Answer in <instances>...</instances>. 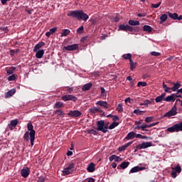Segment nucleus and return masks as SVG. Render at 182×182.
<instances>
[{
  "instance_id": "nucleus-1",
  "label": "nucleus",
  "mask_w": 182,
  "mask_h": 182,
  "mask_svg": "<svg viewBox=\"0 0 182 182\" xmlns=\"http://www.w3.org/2000/svg\"><path fill=\"white\" fill-rule=\"evenodd\" d=\"M68 16H72V18H75L77 21H84L86 22L89 19V16L82 10L71 11L68 13Z\"/></svg>"
},
{
  "instance_id": "nucleus-2",
  "label": "nucleus",
  "mask_w": 182,
  "mask_h": 182,
  "mask_svg": "<svg viewBox=\"0 0 182 182\" xmlns=\"http://www.w3.org/2000/svg\"><path fill=\"white\" fill-rule=\"evenodd\" d=\"M27 129L28 132H30V140H31V145L33 146V142L35 141V131L33 130V125L32 123H28L27 124Z\"/></svg>"
},
{
  "instance_id": "nucleus-3",
  "label": "nucleus",
  "mask_w": 182,
  "mask_h": 182,
  "mask_svg": "<svg viewBox=\"0 0 182 182\" xmlns=\"http://www.w3.org/2000/svg\"><path fill=\"white\" fill-rule=\"evenodd\" d=\"M171 169L173 171L171 174V177L173 178H176V177H177V173H178V174H180V173H181V166H180V164H178L174 168L172 167Z\"/></svg>"
},
{
  "instance_id": "nucleus-4",
  "label": "nucleus",
  "mask_w": 182,
  "mask_h": 182,
  "mask_svg": "<svg viewBox=\"0 0 182 182\" xmlns=\"http://www.w3.org/2000/svg\"><path fill=\"white\" fill-rule=\"evenodd\" d=\"M118 28L119 31H123L124 32H127V31H129V32H133L134 31V28L129 26L128 24H121Z\"/></svg>"
},
{
  "instance_id": "nucleus-5",
  "label": "nucleus",
  "mask_w": 182,
  "mask_h": 182,
  "mask_svg": "<svg viewBox=\"0 0 182 182\" xmlns=\"http://www.w3.org/2000/svg\"><path fill=\"white\" fill-rule=\"evenodd\" d=\"M151 146H153L151 142H142L141 144L136 145V149H137V150H142L143 149H148V147H151Z\"/></svg>"
},
{
  "instance_id": "nucleus-6",
  "label": "nucleus",
  "mask_w": 182,
  "mask_h": 182,
  "mask_svg": "<svg viewBox=\"0 0 182 182\" xmlns=\"http://www.w3.org/2000/svg\"><path fill=\"white\" fill-rule=\"evenodd\" d=\"M105 121L100 120L97 122V130L98 132H102V133H106V130H105Z\"/></svg>"
},
{
  "instance_id": "nucleus-7",
  "label": "nucleus",
  "mask_w": 182,
  "mask_h": 182,
  "mask_svg": "<svg viewBox=\"0 0 182 182\" xmlns=\"http://www.w3.org/2000/svg\"><path fill=\"white\" fill-rule=\"evenodd\" d=\"M61 98H62V100H63L64 102H68V100L76 102V100H77V97L72 95H65L62 96Z\"/></svg>"
},
{
  "instance_id": "nucleus-8",
  "label": "nucleus",
  "mask_w": 182,
  "mask_h": 182,
  "mask_svg": "<svg viewBox=\"0 0 182 182\" xmlns=\"http://www.w3.org/2000/svg\"><path fill=\"white\" fill-rule=\"evenodd\" d=\"M176 114H177V109H176V107H173L171 110L164 115V117H171V116H176Z\"/></svg>"
},
{
  "instance_id": "nucleus-9",
  "label": "nucleus",
  "mask_w": 182,
  "mask_h": 182,
  "mask_svg": "<svg viewBox=\"0 0 182 182\" xmlns=\"http://www.w3.org/2000/svg\"><path fill=\"white\" fill-rule=\"evenodd\" d=\"M68 116H70V117H79L80 116H82V112L79 110H70L68 113Z\"/></svg>"
},
{
  "instance_id": "nucleus-10",
  "label": "nucleus",
  "mask_w": 182,
  "mask_h": 182,
  "mask_svg": "<svg viewBox=\"0 0 182 182\" xmlns=\"http://www.w3.org/2000/svg\"><path fill=\"white\" fill-rule=\"evenodd\" d=\"M143 170H146V167L136 166L133 167L130 170L129 174L133 173H137L139 171H143Z\"/></svg>"
},
{
  "instance_id": "nucleus-11",
  "label": "nucleus",
  "mask_w": 182,
  "mask_h": 182,
  "mask_svg": "<svg viewBox=\"0 0 182 182\" xmlns=\"http://www.w3.org/2000/svg\"><path fill=\"white\" fill-rule=\"evenodd\" d=\"M29 173H31V169L28 167L23 168L21 171V176L23 177V178H26L28 176H29Z\"/></svg>"
},
{
  "instance_id": "nucleus-12",
  "label": "nucleus",
  "mask_w": 182,
  "mask_h": 182,
  "mask_svg": "<svg viewBox=\"0 0 182 182\" xmlns=\"http://www.w3.org/2000/svg\"><path fill=\"white\" fill-rule=\"evenodd\" d=\"M65 50H76L79 49V45L78 44H73L70 46H65L64 47Z\"/></svg>"
},
{
  "instance_id": "nucleus-13",
  "label": "nucleus",
  "mask_w": 182,
  "mask_h": 182,
  "mask_svg": "<svg viewBox=\"0 0 182 182\" xmlns=\"http://www.w3.org/2000/svg\"><path fill=\"white\" fill-rule=\"evenodd\" d=\"M96 105H97L98 106H101V107H103L104 109H109V104H107V102L106 101H97L96 102Z\"/></svg>"
},
{
  "instance_id": "nucleus-14",
  "label": "nucleus",
  "mask_w": 182,
  "mask_h": 182,
  "mask_svg": "<svg viewBox=\"0 0 182 182\" xmlns=\"http://www.w3.org/2000/svg\"><path fill=\"white\" fill-rule=\"evenodd\" d=\"M168 83H170V85H173V87H171L172 92H176V90H178V89H180V87H181V84L178 82L174 83L168 81Z\"/></svg>"
},
{
  "instance_id": "nucleus-15",
  "label": "nucleus",
  "mask_w": 182,
  "mask_h": 182,
  "mask_svg": "<svg viewBox=\"0 0 182 182\" xmlns=\"http://www.w3.org/2000/svg\"><path fill=\"white\" fill-rule=\"evenodd\" d=\"M95 167H96V164H95L93 162H91L88 164L87 170L89 173H93V171L96 170Z\"/></svg>"
},
{
  "instance_id": "nucleus-16",
  "label": "nucleus",
  "mask_w": 182,
  "mask_h": 182,
  "mask_svg": "<svg viewBox=\"0 0 182 182\" xmlns=\"http://www.w3.org/2000/svg\"><path fill=\"white\" fill-rule=\"evenodd\" d=\"M89 112L92 114H95V113H102V112H103V110L100 109V108H97V107H95L92 108H90Z\"/></svg>"
},
{
  "instance_id": "nucleus-17",
  "label": "nucleus",
  "mask_w": 182,
  "mask_h": 182,
  "mask_svg": "<svg viewBox=\"0 0 182 182\" xmlns=\"http://www.w3.org/2000/svg\"><path fill=\"white\" fill-rule=\"evenodd\" d=\"M92 86H93V84L92 82H88V83L84 85L82 87V92H86L87 90H90V89H92Z\"/></svg>"
},
{
  "instance_id": "nucleus-18",
  "label": "nucleus",
  "mask_w": 182,
  "mask_h": 182,
  "mask_svg": "<svg viewBox=\"0 0 182 182\" xmlns=\"http://www.w3.org/2000/svg\"><path fill=\"white\" fill-rule=\"evenodd\" d=\"M18 126V119H13L11 121L10 124H9V128L10 130H14V128Z\"/></svg>"
},
{
  "instance_id": "nucleus-19",
  "label": "nucleus",
  "mask_w": 182,
  "mask_h": 182,
  "mask_svg": "<svg viewBox=\"0 0 182 182\" xmlns=\"http://www.w3.org/2000/svg\"><path fill=\"white\" fill-rule=\"evenodd\" d=\"M131 144H133V141H129L128 143H127L126 144L119 146L118 148V151H124V150H126V149H127L129 147V146H131Z\"/></svg>"
},
{
  "instance_id": "nucleus-20",
  "label": "nucleus",
  "mask_w": 182,
  "mask_h": 182,
  "mask_svg": "<svg viewBox=\"0 0 182 182\" xmlns=\"http://www.w3.org/2000/svg\"><path fill=\"white\" fill-rule=\"evenodd\" d=\"M135 137H136V132H131L127 134V136L125 137V139L126 140H133V139H134Z\"/></svg>"
},
{
  "instance_id": "nucleus-21",
  "label": "nucleus",
  "mask_w": 182,
  "mask_h": 182,
  "mask_svg": "<svg viewBox=\"0 0 182 182\" xmlns=\"http://www.w3.org/2000/svg\"><path fill=\"white\" fill-rule=\"evenodd\" d=\"M36 53V58H37V59H42L43 55H45V50H37Z\"/></svg>"
},
{
  "instance_id": "nucleus-22",
  "label": "nucleus",
  "mask_w": 182,
  "mask_h": 182,
  "mask_svg": "<svg viewBox=\"0 0 182 182\" xmlns=\"http://www.w3.org/2000/svg\"><path fill=\"white\" fill-rule=\"evenodd\" d=\"M14 93H16V90L15 88L10 90L5 95L6 99H8V97H11V96H14Z\"/></svg>"
},
{
  "instance_id": "nucleus-23",
  "label": "nucleus",
  "mask_w": 182,
  "mask_h": 182,
  "mask_svg": "<svg viewBox=\"0 0 182 182\" xmlns=\"http://www.w3.org/2000/svg\"><path fill=\"white\" fill-rule=\"evenodd\" d=\"M45 46V42H40L34 46L33 52H38L41 48Z\"/></svg>"
},
{
  "instance_id": "nucleus-24",
  "label": "nucleus",
  "mask_w": 182,
  "mask_h": 182,
  "mask_svg": "<svg viewBox=\"0 0 182 182\" xmlns=\"http://www.w3.org/2000/svg\"><path fill=\"white\" fill-rule=\"evenodd\" d=\"M109 161H113V160H114L115 161L119 162V161H122V158L116 155H112L111 156H109Z\"/></svg>"
},
{
  "instance_id": "nucleus-25",
  "label": "nucleus",
  "mask_w": 182,
  "mask_h": 182,
  "mask_svg": "<svg viewBox=\"0 0 182 182\" xmlns=\"http://www.w3.org/2000/svg\"><path fill=\"white\" fill-rule=\"evenodd\" d=\"M130 164V162L129 161H124L122 162L119 166H117V168H127Z\"/></svg>"
},
{
  "instance_id": "nucleus-26",
  "label": "nucleus",
  "mask_w": 182,
  "mask_h": 182,
  "mask_svg": "<svg viewBox=\"0 0 182 182\" xmlns=\"http://www.w3.org/2000/svg\"><path fill=\"white\" fill-rule=\"evenodd\" d=\"M15 70H16V68L15 67H10L9 68H6V72L9 75H14V72H15Z\"/></svg>"
},
{
  "instance_id": "nucleus-27",
  "label": "nucleus",
  "mask_w": 182,
  "mask_h": 182,
  "mask_svg": "<svg viewBox=\"0 0 182 182\" xmlns=\"http://www.w3.org/2000/svg\"><path fill=\"white\" fill-rule=\"evenodd\" d=\"M143 31L144 32H148V33H151V32H153V28L150 26L145 25L143 26Z\"/></svg>"
},
{
  "instance_id": "nucleus-28",
  "label": "nucleus",
  "mask_w": 182,
  "mask_h": 182,
  "mask_svg": "<svg viewBox=\"0 0 182 182\" xmlns=\"http://www.w3.org/2000/svg\"><path fill=\"white\" fill-rule=\"evenodd\" d=\"M168 15L169 18L173 19L174 21H177L178 19V14H177V13L171 14V12H168Z\"/></svg>"
},
{
  "instance_id": "nucleus-29",
  "label": "nucleus",
  "mask_w": 182,
  "mask_h": 182,
  "mask_svg": "<svg viewBox=\"0 0 182 182\" xmlns=\"http://www.w3.org/2000/svg\"><path fill=\"white\" fill-rule=\"evenodd\" d=\"M73 173L71 170L68 169V167L65 168L62 171V176H69Z\"/></svg>"
},
{
  "instance_id": "nucleus-30",
  "label": "nucleus",
  "mask_w": 182,
  "mask_h": 182,
  "mask_svg": "<svg viewBox=\"0 0 182 182\" xmlns=\"http://www.w3.org/2000/svg\"><path fill=\"white\" fill-rule=\"evenodd\" d=\"M174 126H175V130L176 131V132H182V122L178 124H175Z\"/></svg>"
},
{
  "instance_id": "nucleus-31",
  "label": "nucleus",
  "mask_w": 182,
  "mask_h": 182,
  "mask_svg": "<svg viewBox=\"0 0 182 182\" xmlns=\"http://www.w3.org/2000/svg\"><path fill=\"white\" fill-rule=\"evenodd\" d=\"M128 23H129V25H131V26H137L140 25V21H134V20H129Z\"/></svg>"
},
{
  "instance_id": "nucleus-32",
  "label": "nucleus",
  "mask_w": 182,
  "mask_h": 182,
  "mask_svg": "<svg viewBox=\"0 0 182 182\" xmlns=\"http://www.w3.org/2000/svg\"><path fill=\"white\" fill-rule=\"evenodd\" d=\"M54 113L56 114L57 117H60L62 116L63 117L65 116V113L62 109H56Z\"/></svg>"
},
{
  "instance_id": "nucleus-33",
  "label": "nucleus",
  "mask_w": 182,
  "mask_h": 182,
  "mask_svg": "<svg viewBox=\"0 0 182 182\" xmlns=\"http://www.w3.org/2000/svg\"><path fill=\"white\" fill-rule=\"evenodd\" d=\"M163 88L166 93H171V87H168L164 82H163Z\"/></svg>"
},
{
  "instance_id": "nucleus-34",
  "label": "nucleus",
  "mask_w": 182,
  "mask_h": 182,
  "mask_svg": "<svg viewBox=\"0 0 182 182\" xmlns=\"http://www.w3.org/2000/svg\"><path fill=\"white\" fill-rule=\"evenodd\" d=\"M129 65H130L131 70H134V68H136L137 63H134V61H133V60H130Z\"/></svg>"
},
{
  "instance_id": "nucleus-35",
  "label": "nucleus",
  "mask_w": 182,
  "mask_h": 182,
  "mask_svg": "<svg viewBox=\"0 0 182 182\" xmlns=\"http://www.w3.org/2000/svg\"><path fill=\"white\" fill-rule=\"evenodd\" d=\"M151 127V124H142L141 125V130L142 132H149V129H146L147 128Z\"/></svg>"
},
{
  "instance_id": "nucleus-36",
  "label": "nucleus",
  "mask_w": 182,
  "mask_h": 182,
  "mask_svg": "<svg viewBox=\"0 0 182 182\" xmlns=\"http://www.w3.org/2000/svg\"><path fill=\"white\" fill-rule=\"evenodd\" d=\"M122 58L124 59H126V60H129V62H130V60H133V59H132V54H130V53L124 54L122 55Z\"/></svg>"
},
{
  "instance_id": "nucleus-37",
  "label": "nucleus",
  "mask_w": 182,
  "mask_h": 182,
  "mask_svg": "<svg viewBox=\"0 0 182 182\" xmlns=\"http://www.w3.org/2000/svg\"><path fill=\"white\" fill-rule=\"evenodd\" d=\"M63 107V102H58L54 105V109H60Z\"/></svg>"
},
{
  "instance_id": "nucleus-38",
  "label": "nucleus",
  "mask_w": 182,
  "mask_h": 182,
  "mask_svg": "<svg viewBox=\"0 0 182 182\" xmlns=\"http://www.w3.org/2000/svg\"><path fill=\"white\" fill-rule=\"evenodd\" d=\"M163 100L165 102L166 98H164L161 95L156 97V99H155V101H156V103H160V102H163Z\"/></svg>"
},
{
  "instance_id": "nucleus-39",
  "label": "nucleus",
  "mask_w": 182,
  "mask_h": 182,
  "mask_svg": "<svg viewBox=\"0 0 182 182\" xmlns=\"http://www.w3.org/2000/svg\"><path fill=\"white\" fill-rule=\"evenodd\" d=\"M117 110L119 113H123V112H124V109H123V104H119L117 107Z\"/></svg>"
},
{
  "instance_id": "nucleus-40",
  "label": "nucleus",
  "mask_w": 182,
  "mask_h": 182,
  "mask_svg": "<svg viewBox=\"0 0 182 182\" xmlns=\"http://www.w3.org/2000/svg\"><path fill=\"white\" fill-rule=\"evenodd\" d=\"M117 126H119V122H112L109 127V130H113V129H114L115 127H117Z\"/></svg>"
},
{
  "instance_id": "nucleus-41",
  "label": "nucleus",
  "mask_w": 182,
  "mask_h": 182,
  "mask_svg": "<svg viewBox=\"0 0 182 182\" xmlns=\"http://www.w3.org/2000/svg\"><path fill=\"white\" fill-rule=\"evenodd\" d=\"M69 33H70V30L64 29V30H63V31L61 33V36H68V35H69Z\"/></svg>"
},
{
  "instance_id": "nucleus-42",
  "label": "nucleus",
  "mask_w": 182,
  "mask_h": 182,
  "mask_svg": "<svg viewBox=\"0 0 182 182\" xmlns=\"http://www.w3.org/2000/svg\"><path fill=\"white\" fill-rule=\"evenodd\" d=\"M134 113L137 115H143L144 113H146V111H141L140 109H134Z\"/></svg>"
},
{
  "instance_id": "nucleus-43",
  "label": "nucleus",
  "mask_w": 182,
  "mask_h": 182,
  "mask_svg": "<svg viewBox=\"0 0 182 182\" xmlns=\"http://www.w3.org/2000/svg\"><path fill=\"white\" fill-rule=\"evenodd\" d=\"M135 137L136 139H149L147 136L141 135L140 134H136V133H135Z\"/></svg>"
},
{
  "instance_id": "nucleus-44",
  "label": "nucleus",
  "mask_w": 182,
  "mask_h": 182,
  "mask_svg": "<svg viewBox=\"0 0 182 182\" xmlns=\"http://www.w3.org/2000/svg\"><path fill=\"white\" fill-rule=\"evenodd\" d=\"M151 122H154V117H147L145 118V123H151Z\"/></svg>"
},
{
  "instance_id": "nucleus-45",
  "label": "nucleus",
  "mask_w": 182,
  "mask_h": 182,
  "mask_svg": "<svg viewBox=\"0 0 182 182\" xmlns=\"http://www.w3.org/2000/svg\"><path fill=\"white\" fill-rule=\"evenodd\" d=\"M161 19V23H163V22H166L167 21V14H162L160 17Z\"/></svg>"
},
{
  "instance_id": "nucleus-46",
  "label": "nucleus",
  "mask_w": 182,
  "mask_h": 182,
  "mask_svg": "<svg viewBox=\"0 0 182 182\" xmlns=\"http://www.w3.org/2000/svg\"><path fill=\"white\" fill-rule=\"evenodd\" d=\"M166 132H169V133H174V132H176V131L175 125H173V127H168L166 129Z\"/></svg>"
},
{
  "instance_id": "nucleus-47",
  "label": "nucleus",
  "mask_w": 182,
  "mask_h": 182,
  "mask_svg": "<svg viewBox=\"0 0 182 182\" xmlns=\"http://www.w3.org/2000/svg\"><path fill=\"white\" fill-rule=\"evenodd\" d=\"M151 105V101L146 100L140 104V106H147Z\"/></svg>"
},
{
  "instance_id": "nucleus-48",
  "label": "nucleus",
  "mask_w": 182,
  "mask_h": 182,
  "mask_svg": "<svg viewBox=\"0 0 182 182\" xmlns=\"http://www.w3.org/2000/svg\"><path fill=\"white\" fill-rule=\"evenodd\" d=\"M16 80V75L13 74L8 77L9 82H12Z\"/></svg>"
},
{
  "instance_id": "nucleus-49",
  "label": "nucleus",
  "mask_w": 182,
  "mask_h": 182,
  "mask_svg": "<svg viewBox=\"0 0 182 182\" xmlns=\"http://www.w3.org/2000/svg\"><path fill=\"white\" fill-rule=\"evenodd\" d=\"M84 31H85V27H83V26H81L77 29V33H79L80 35L83 33Z\"/></svg>"
},
{
  "instance_id": "nucleus-50",
  "label": "nucleus",
  "mask_w": 182,
  "mask_h": 182,
  "mask_svg": "<svg viewBox=\"0 0 182 182\" xmlns=\"http://www.w3.org/2000/svg\"><path fill=\"white\" fill-rule=\"evenodd\" d=\"M75 163H70L68 164L67 168L73 172V170L75 169Z\"/></svg>"
},
{
  "instance_id": "nucleus-51",
  "label": "nucleus",
  "mask_w": 182,
  "mask_h": 182,
  "mask_svg": "<svg viewBox=\"0 0 182 182\" xmlns=\"http://www.w3.org/2000/svg\"><path fill=\"white\" fill-rule=\"evenodd\" d=\"M29 136H31L29 132H26L23 135V139L26 140V141H28L29 140Z\"/></svg>"
},
{
  "instance_id": "nucleus-52",
  "label": "nucleus",
  "mask_w": 182,
  "mask_h": 182,
  "mask_svg": "<svg viewBox=\"0 0 182 182\" xmlns=\"http://www.w3.org/2000/svg\"><path fill=\"white\" fill-rule=\"evenodd\" d=\"M140 86H142V87H146L147 86V82H139L137 84V87H140Z\"/></svg>"
},
{
  "instance_id": "nucleus-53",
  "label": "nucleus",
  "mask_w": 182,
  "mask_h": 182,
  "mask_svg": "<svg viewBox=\"0 0 182 182\" xmlns=\"http://www.w3.org/2000/svg\"><path fill=\"white\" fill-rule=\"evenodd\" d=\"M45 176L41 175L38 178L37 182H45Z\"/></svg>"
},
{
  "instance_id": "nucleus-54",
  "label": "nucleus",
  "mask_w": 182,
  "mask_h": 182,
  "mask_svg": "<svg viewBox=\"0 0 182 182\" xmlns=\"http://www.w3.org/2000/svg\"><path fill=\"white\" fill-rule=\"evenodd\" d=\"M173 96H174L173 94L171 95L167 96V97L165 98V102H171L172 100H173Z\"/></svg>"
},
{
  "instance_id": "nucleus-55",
  "label": "nucleus",
  "mask_w": 182,
  "mask_h": 182,
  "mask_svg": "<svg viewBox=\"0 0 182 182\" xmlns=\"http://www.w3.org/2000/svg\"><path fill=\"white\" fill-rule=\"evenodd\" d=\"M151 56H160L161 53L159 52H156V51H151Z\"/></svg>"
},
{
  "instance_id": "nucleus-56",
  "label": "nucleus",
  "mask_w": 182,
  "mask_h": 182,
  "mask_svg": "<svg viewBox=\"0 0 182 182\" xmlns=\"http://www.w3.org/2000/svg\"><path fill=\"white\" fill-rule=\"evenodd\" d=\"M0 31H4V33H8L9 32V29H8V27H0Z\"/></svg>"
},
{
  "instance_id": "nucleus-57",
  "label": "nucleus",
  "mask_w": 182,
  "mask_h": 182,
  "mask_svg": "<svg viewBox=\"0 0 182 182\" xmlns=\"http://www.w3.org/2000/svg\"><path fill=\"white\" fill-rule=\"evenodd\" d=\"M160 5H161V2H159L158 4H151V7L154 8L155 9H157V8H159L160 6Z\"/></svg>"
},
{
  "instance_id": "nucleus-58",
  "label": "nucleus",
  "mask_w": 182,
  "mask_h": 182,
  "mask_svg": "<svg viewBox=\"0 0 182 182\" xmlns=\"http://www.w3.org/2000/svg\"><path fill=\"white\" fill-rule=\"evenodd\" d=\"M109 129V122H104V130H105L106 133H107V129Z\"/></svg>"
},
{
  "instance_id": "nucleus-59",
  "label": "nucleus",
  "mask_w": 182,
  "mask_h": 182,
  "mask_svg": "<svg viewBox=\"0 0 182 182\" xmlns=\"http://www.w3.org/2000/svg\"><path fill=\"white\" fill-rule=\"evenodd\" d=\"M56 31H58V28H56V27H54V28L50 29V32L51 34L55 33V32H56Z\"/></svg>"
},
{
  "instance_id": "nucleus-60",
  "label": "nucleus",
  "mask_w": 182,
  "mask_h": 182,
  "mask_svg": "<svg viewBox=\"0 0 182 182\" xmlns=\"http://www.w3.org/2000/svg\"><path fill=\"white\" fill-rule=\"evenodd\" d=\"M112 120L113 122H117V120H120V119L117 117V115H113Z\"/></svg>"
},
{
  "instance_id": "nucleus-61",
  "label": "nucleus",
  "mask_w": 182,
  "mask_h": 182,
  "mask_svg": "<svg viewBox=\"0 0 182 182\" xmlns=\"http://www.w3.org/2000/svg\"><path fill=\"white\" fill-rule=\"evenodd\" d=\"M66 88L68 89L67 92H68V93H72V92H73V87H66Z\"/></svg>"
},
{
  "instance_id": "nucleus-62",
  "label": "nucleus",
  "mask_w": 182,
  "mask_h": 182,
  "mask_svg": "<svg viewBox=\"0 0 182 182\" xmlns=\"http://www.w3.org/2000/svg\"><path fill=\"white\" fill-rule=\"evenodd\" d=\"M178 92L177 91V93H173V96H174V97L176 98V99H177V97H181V98H182V96H181V95H178Z\"/></svg>"
},
{
  "instance_id": "nucleus-63",
  "label": "nucleus",
  "mask_w": 182,
  "mask_h": 182,
  "mask_svg": "<svg viewBox=\"0 0 182 182\" xmlns=\"http://www.w3.org/2000/svg\"><path fill=\"white\" fill-rule=\"evenodd\" d=\"M90 133L91 134H94V136H96V134H97V131L95 130V129H91Z\"/></svg>"
},
{
  "instance_id": "nucleus-64",
  "label": "nucleus",
  "mask_w": 182,
  "mask_h": 182,
  "mask_svg": "<svg viewBox=\"0 0 182 182\" xmlns=\"http://www.w3.org/2000/svg\"><path fill=\"white\" fill-rule=\"evenodd\" d=\"M87 39V36H85L82 38H81V40H80L81 43H85V42H86Z\"/></svg>"
}]
</instances>
